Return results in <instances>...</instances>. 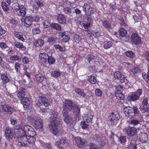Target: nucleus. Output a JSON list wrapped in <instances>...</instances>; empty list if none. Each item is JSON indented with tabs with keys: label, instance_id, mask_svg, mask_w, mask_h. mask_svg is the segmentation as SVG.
Returning <instances> with one entry per match:
<instances>
[{
	"label": "nucleus",
	"instance_id": "nucleus-2",
	"mask_svg": "<svg viewBox=\"0 0 149 149\" xmlns=\"http://www.w3.org/2000/svg\"><path fill=\"white\" fill-rule=\"evenodd\" d=\"M30 121L35 128L43 131L42 121L40 118L37 116H32Z\"/></svg>",
	"mask_w": 149,
	"mask_h": 149
},
{
	"label": "nucleus",
	"instance_id": "nucleus-7",
	"mask_svg": "<svg viewBox=\"0 0 149 149\" xmlns=\"http://www.w3.org/2000/svg\"><path fill=\"white\" fill-rule=\"evenodd\" d=\"M132 42L135 45H139L141 43V38L136 33H133L132 35L131 38Z\"/></svg>",
	"mask_w": 149,
	"mask_h": 149
},
{
	"label": "nucleus",
	"instance_id": "nucleus-57",
	"mask_svg": "<svg viewBox=\"0 0 149 149\" xmlns=\"http://www.w3.org/2000/svg\"><path fill=\"white\" fill-rule=\"evenodd\" d=\"M122 75L121 73L119 72V71H116V72L114 74V77L116 79H118L119 78H120V77H121V75Z\"/></svg>",
	"mask_w": 149,
	"mask_h": 149
},
{
	"label": "nucleus",
	"instance_id": "nucleus-52",
	"mask_svg": "<svg viewBox=\"0 0 149 149\" xmlns=\"http://www.w3.org/2000/svg\"><path fill=\"white\" fill-rule=\"evenodd\" d=\"M51 75L53 77L57 78L60 76V73L58 71H54L52 72Z\"/></svg>",
	"mask_w": 149,
	"mask_h": 149
},
{
	"label": "nucleus",
	"instance_id": "nucleus-50",
	"mask_svg": "<svg viewBox=\"0 0 149 149\" xmlns=\"http://www.w3.org/2000/svg\"><path fill=\"white\" fill-rule=\"evenodd\" d=\"M1 6L4 11H8L9 10V8L8 5L5 2H2Z\"/></svg>",
	"mask_w": 149,
	"mask_h": 149
},
{
	"label": "nucleus",
	"instance_id": "nucleus-44",
	"mask_svg": "<svg viewBox=\"0 0 149 149\" xmlns=\"http://www.w3.org/2000/svg\"><path fill=\"white\" fill-rule=\"evenodd\" d=\"M148 71L147 74L143 72L142 74L143 78L146 81H148L149 80V66H148Z\"/></svg>",
	"mask_w": 149,
	"mask_h": 149
},
{
	"label": "nucleus",
	"instance_id": "nucleus-26",
	"mask_svg": "<svg viewBox=\"0 0 149 149\" xmlns=\"http://www.w3.org/2000/svg\"><path fill=\"white\" fill-rule=\"evenodd\" d=\"M25 89L24 88H21L19 90V91L17 94V97L21 100L24 97L25 95Z\"/></svg>",
	"mask_w": 149,
	"mask_h": 149
},
{
	"label": "nucleus",
	"instance_id": "nucleus-10",
	"mask_svg": "<svg viewBox=\"0 0 149 149\" xmlns=\"http://www.w3.org/2000/svg\"><path fill=\"white\" fill-rule=\"evenodd\" d=\"M68 112H62L63 119L65 122L68 123L72 124L75 123V119L72 118L68 114Z\"/></svg>",
	"mask_w": 149,
	"mask_h": 149
},
{
	"label": "nucleus",
	"instance_id": "nucleus-39",
	"mask_svg": "<svg viewBox=\"0 0 149 149\" xmlns=\"http://www.w3.org/2000/svg\"><path fill=\"white\" fill-rule=\"evenodd\" d=\"M140 72V70L138 67H134L130 70V73L135 74Z\"/></svg>",
	"mask_w": 149,
	"mask_h": 149
},
{
	"label": "nucleus",
	"instance_id": "nucleus-25",
	"mask_svg": "<svg viewBox=\"0 0 149 149\" xmlns=\"http://www.w3.org/2000/svg\"><path fill=\"white\" fill-rule=\"evenodd\" d=\"M75 92L79 95L85 98L86 96L85 93L84 92V90L79 88H76L74 90Z\"/></svg>",
	"mask_w": 149,
	"mask_h": 149
},
{
	"label": "nucleus",
	"instance_id": "nucleus-9",
	"mask_svg": "<svg viewBox=\"0 0 149 149\" xmlns=\"http://www.w3.org/2000/svg\"><path fill=\"white\" fill-rule=\"evenodd\" d=\"M0 111L1 112H6L10 114L13 111V109L10 106L4 104L0 106Z\"/></svg>",
	"mask_w": 149,
	"mask_h": 149
},
{
	"label": "nucleus",
	"instance_id": "nucleus-14",
	"mask_svg": "<svg viewBox=\"0 0 149 149\" xmlns=\"http://www.w3.org/2000/svg\"><path fill=\"white\" fill-rule=\"evenodd\" d=\"M137 129L135 127H131L127 128L125 130L126 132L129 136H133L136 133Z\"/></svg>",
	"mask_w": 149,
	"mask_h": 149
},
{
	"label": "nucleus",
	"instance_id": "nucleus-18",
	"mask_svg": "<svg viewBox=\"0 0 149 149\" xmlns=\"http://www.w3.org/2000/svg\"><path fill=\"white\" fill-rule=\"evenodd\" d=\"M83 119L86 121L87 123L91 122L92 120L93 116L90 113L84 114L82 116Z\"/></svg>",
	"mask_w": 149,
	"mask_h": 149
},
{
	"label": "nucleus",
	"instance_id": "nucleus-15",
	"mask_svg": "<svg viewBox=\"0 0 149 149\" xmlns=\"http://www.w3.org/2000/svg\"><path fill=\"white\" fill-rule=\"evenodd\" d=\"M26 11L25 7L22 5H20V8L15 14L19 16H24L26 14Z\"/></svg>",
	"mask_w": 149,
	"mask_h": 149
},
{
	"label": "nucleus",
	"instance_id": "nucleus-21",
	"mask_svg": "<svg viewBox=\"0 0 149 149\" xmlns=\"http://www.w3.org/2000/svg\"><path fill=\"white\" fill-rule=\"evenodd\" d=\"M21 102L25 108H28L30 104V101L28 97H24L21 100Z\"/></svg>",
	"mask_w": 149,
	"mask_h": 149
},
{
	"label": "nucleus",
	"instance_id": "nucleus-3",
	"mask_svg": "<svg viewBox=\"0 0 149 149\" xmlns=\"http://www.w3.org/2000/svg\"><path fill=\"white\" fill-rule=\"evenodd\" d=\"M124 112L126 116L131 118L134 117L135 114L138 113L139 111L136 107L133 108L127 107L124 109Z\"/></svg>",
	"mask_w": 149,
	"mask_h": 149
},
{
	"label": "nucleus",
	"instance_id": "nucleus-53",
	"mask_svg": "<svg viewBox=\"0 0 149 149\" xmlns=\"http://www.w3.org/2000/svg\"><path fill=\"white\" fill-rule=\"evenodd\" d=\"M118 141L122 144H124L126 141V137L125 136H120L119 138Z\"/></svg>",
	"mask_w": 149,
	"mask_h": 149
},
{
	"label": "nucleus",
	"instance_id": "nucleus-28",
	"mask_svg": "<svg viewBox=\"0 0 149 149\" xmlns=\"http://www.w3.org/2000/svg\"><path fill=\"white\" fill-rule=\"evenodd\" d=\"M68 33V32H64L60 34V36L62 38V39L64 41L67 42L69 39Z\"/></svg>",
	"mask_w": 149,
	"mask_h": 149
},
{
	"label": "nucleus",
	"instance_id": "nucleus-48",
	"mask_svg": "<svg viewBox=\"0 0 149 149\" xmlns=\"http://www.w3.org/2000/svg\"><path fill=\"white\" fill-rule=\"evenodd\" d=\"M51 27L57 30H60L61 29V26L58 24L54 23L51 24Z\"/></svg>",
	"mask_w": 149,
	"mask_h": 149
},
{
	"label": "nucleus",
	"instance_id": "nucleus-6",
	"mask_svg": "<svg viewBox=\"0 0 149 149\" xmlns=\"http://www.w3.org/2000/svg\"><path fill=\"white\" fill-rule=\"evenodd\" d=\"M120 117L118 113H111L109 117V120H110L111 125H116L119 121Z\"/></svg>",
	"mask_w": 149,
	"mask_h": 149
},
{
	"label": "nucleus",
	"instance_id": "nucleus-27",
	"mask_svg": "<svg viewBox=\"0 0 149 149\" xmlns=\"http://www.w3.org/2000/svg\"><path fill=\"white\" fill-rule=\"evenodd\" d=\"M75 141L77 143L78 146L81 147L85 143L86 140L84 139H82L80 138H77L75 139Z\"/></svg>",
	"mask_w": 149,
	"mask_h": 149
},
{
	"label": "nucleus",
	"instance_id": "nucleus-47",
	"mask_svg": "<svg viewBox=\"0 0 149 149\" xmlns=\"http://www.w3.org/2000/svg\"><path fill=\"white\" fill-rule=\"evenodd\" d=\"M47 61V64L49 63V65H51L55 63V59L53 57L49 56Z\"/></svg>",
	"mask_w": 149,
	"mask_h": 149
},
{
	"label": "nucleus",
	"instance_id": "nucleus-61",
	"mask_svg": "<svg viewBox=\"0 0 149 149\" xmlns=\"http://www.w3.org/2000/svg\"><path fill=\"white\" fill-rule=\"evenodd\" d=\"M95 93L97 96H100L102 95V92L100 89H97L95 90Z\"/></svg>",
	"mask_w": 149,
	"mask_h": 149
},
{
	"label": "nucleus",
	"instance_id": "nucleus-58",
	"mask_svg": "<svg viewBox=\"0 0 149 149\" xmlns=\"http://www.w3.org/2000/svg\"><path fill=\"white\" fill-rule=\"evenodd\" d=\"M60 143L62 145H65L66 146H68V141H66L65 139H62L60 140Z\"/></svg>",
	"mask_w": 149,
	"mask_h": 149
},
{
	"label": "nucleus",
	"instance_id": "nucleus-51",
	"mask_svg": "<svg viewBox=\"0 0 149 149\" xmlns=\"http://www.w3.org/2000/svg\"><path fill=\"white\" fill-rule=\"evenodd\" d=\"M126 56L130 58H133L135 56L134 54L132 51H128L125 52Z\"/></svg>",
	"mask_w": 149,
	"mask_h": 149
},
{
	"label": "nucleus",
	"instance_id": "nucleus-49",
	"mask_svg": "<svg viewBox=\"0 0 149 149\" xmlns=\"http://www.w3.org/2000/svg\"><path fill=\"white\" fill-rule=\"evenodd\" d=\"M10 59L13 61H19L21 60V58L18 55H14L11 56Z\"/></svg>",
	"mask_w": 149,
	"mask_h": 149
},
{
	"label": "nucleus",
	"instance_id": "nucleus-5",
	"mask_svg": "<svg viewBox=\"0 0 149 149\" xmlns=\"http://www.w3.org/2000/svg\"><path fill=\"white\" fill-rule=\"evenodd\" d=\"M73 102L71 100L65 99L63 102V110L62 112H68L72 109Z\"/></svg>",
	"mask_w": 149,
	"mask_h": 149
},
{
	"label": "nucleus",
	"instance_id": "nucleus-33",
	"mask_svg": "<svg viewBox=\"0 0 149 149\" xmlns=\"http://www.w3.org/2000/svg\"><path fill=\"white\" fill-rule=\"evenodd\" d=\"M1 77L4 84H6L10 80L7 77L6 74H1Z\"/></svg>",
	"mask_w": 149,
	"mask_h": 149
},
{
	"label": "nucleus",
	"instance_id": "nucleus-46",
	"mask_svg": "<svg viewBox=\"0 0 149 149\" xmlns=\"http://www.w3.org/2000/svg\"><path fill=\"white\" fill-rule=\"evenodd\" d=\"M43 26L45 28H48L51 26L50 20L48 19L45 20L43 23Z\"/></svg>",
	"mask_w": 149,
	"mask_h": 149
},
{
	"label": "nucleus",
	"instance_id": "nucleus-36",
	"mask_svg": "<svg viewBox=\"0 0 149 149\" xmlns=\"http://www.w3.org/2000/svg\"><path fill=\"white\" fill-rule=\"evenodd\" d=\"M40 143L45 149H53L49 143H45L42 141H41Z\"/></svg>",
	"mask_w": 149,
	"mask_h": 149
},
{
	"label": "nucleus",
	"instance_id": "nucleus-38",
	"mask_svg": "<svg viewBox=\"0 0 149 149\" xmlns=\"http://www.w3.org/2000/svg\"><path fill=\"white\" fill-rule=\"evenodd\" d=\"M140 109L142 113H144L149 111V107L148 106L142 105L141 106Z\"/></svg>",
	"mask_w": 149,
	"mask_h": 149
},
{
	"label": "nucleus",
	"instance_id": "nucleus-23",
	"mask_svg": "<svg viewBox=\"0 0 149 149\" xmlns=\"http://www.w3.org/2000/svg\"><path fill=\"white\" fill-rule=\"evenodd\" d=\"M139 139L142 143L146 142L148 139L147 134L145 133H141L139 135Z\"/></svg>",
	"mask_w": 149,
	"mask_h": 149
},
{
	"label": "nucleus",
	"instance_id": "nucleus-16",
	"mask_svg": "<svg viewBox=\"0 0 149 149\" xmlns=\"http://www.w3.org/2000/svg\"><path fill=\"white\" fill-rule=\"evenodd\" d=\"M35 134L33 135L32 134L31 135H29V136L27 135L28 139V144L27 146L31 147L33 146L34 143V142L36 141V139L34 137Z\"/></svg>",
	"mask_w": 149,
	"mask_h": 149
},
{
	"label": "nucleus",
	"instance_id": "nucleus-11",
	"mask_svg": "<svg viewBox=\"0 0 149 149\" xmlns=\"http://www.w3.org/2000/svg\"><path fill=\"white\" fill-rule=\"evenodd\" d=\"M5 137L7 139L9 140L12 138L14 135L13 129L10 127H6L5 130Z\"/></svg>",
	"mask_w": 149,
	"mask_h": 149
},
{
	"label": "nucleus",
	"instance_id": "nucleus-17",
	"mask_svg": "<svg viewBox=\"0 0 149 149\" xmlns=\"http://www.w3.org/2000/svg\"><path fill=\"white\" fill-rule=\"evenodd\" d=\"M38 101L41 104H43L45 107H48L49 104V102L46 98L40 96L39 97Z\"/></svg>",
	"mask_w": 149,
	"mask_h": 149
},
{
	"label": "nucleus",
	"instance_id": "nucleus-8",
	"mask_svg": "<svg viewBox=\"0 0 149 149\" xmlns=\"http://www.w3.org/2000/svg\"><path fill=\"white\" fill-rule=\"evenodd\" d=\"M49 56L48 54L46 53H41L39 55V62L41 65L47 64Z\"/></svg>",
	"mask_w": 149,
	"mask_h": 149
},
{
	"label": "nucleus",
	"instance_id": "nucleus-30",
	"mask_svg": "<svg viewBox=\"0 0 149 149\" xmlns=\"http://www.w3.org/2000/svg\"><path fill=\"white\" fill-rule=\"evenodd\" d=\"M72 107L73 108L74 114L76 116H78L80 112V108L76 104L74 105Z\"/></svg>",
	"mask_w": 149,
	"mask_h": 149
},
{
	"label": "nucleus",
	"instance_id": "nucleus-55",
	"mask_svg": "<svg viewBox=\"0 0 149 149\" xmlns=\"http://www.w3.org/2000/svg\"><path fill=\"white\" fill-rule=\"evenodd\" d=\"M55 39L53 37L49 38H48L47 40V42L51 45H52L54 44L55 42Z\"/></svg>",
	"mask_w": 149,
	"mask_h": 149
},
{
	"label": "nucleus",
	"instance_id": "nucleus-54",
	"mask_svg": "<svg viewBox=\"0 0 149 149\" xmlns=\"http://www.w3.org/2000/svg\"><path fill=\"white\" fill-rule=\"evenodd\" d=\"M0 47L2 49L4 50L8 48V46L6 43L1 42L0 43Z\"/></svg>",
	"mask_w": 149,
	"mask_h": 149
},
{
	"label": "nucleus",
	"instance_id": "nucleus-59",
	"mask_svg": "<svg viewBox=\"0 0 149 149\" xmlns=\"http://www.w3.org/2000/svg\"><path fill=\"white\" fill-rule=\"evenodd\" d=\"M120 78H119L118 79L120 80L121 82L123 83L125 82V81L126 80V77L124 75H121Z\"/></svg>",
	"mask_w": 149,
	"mask_h": 149
},
{
	"label": "nucleus",
	"instance_id": "nucleus-32",
	"mask_svg": "<svg viewBox=\"0 0 149 149\" xmlns=\"http://www.w3.org/2000/svg\"><path fill=\"white\" fill-rule=\"evenodd\" d=\"M14 36L17 38H18L19 40L23 41H25V39L23 38V35L21 34L20 33L17 31H15L14 32Z\"/></svg>",
	"mask_w": 149,
	"mask_h": 149
},
{
	"label": "nucleus",
	"instance_id": "nucleus-41",
	"mask_svg": "<svg viewBox=\"0 0 149 149\" xmlns=\"http://www.w3.org/2000/svg\"><path fill=\"white\" fill-rule=\"evenodd\" d=\"M36 78L37 81L38 82H41L43 80L44 77L42 75V74H39L36 76Z\"/></svg>",
	"mask_w": 149,
	"mask_h": 149
},
{
	"label": "nucleus",
	"instance_id": "nucleus-22",
	"mask_svg": "<svg viewBox=\"0 0 149 149\" xmlns=\"http://www.w3.org/2000/svg\"><path fill=\"white\" fill-rule=\"evenodd\" d=\"M98 58L99 57L97 54L94 55L93 54H89L88 55L86 56V59L88 60L89 63L92 60H94L95 61H97Z\"/></svg>",
	"mask_w": 149,
	"mask_h": 149
},
{
	"label": "nucleus",
	"instance_id": "nucleus-29",
	"mask_svg": "<svg viewBox=\"0 0 149 149\" xmlns=\"http://www.w3.org/2000/svg\"><path fill=\"white\" fill-rule=\"evenodd\" d=\"M113 43L111 40H106L103 43L104 47L105 49H108L112 46Z\"/></svg>",
	"mask_w": 149,
	"mask_h": 149
},
{
	"label": "nucleus",
	"instance_id": "nucleus-24",
	"mask_svg": "<svg viewBox=\"0 0 149 149\" xmlns=\"http://www.w3.org/2000/svg\"><path fill=\"white\" fill-rule=\"evenodd\" d=\"M44 44V41L41 39H38L33 42V45L36 47H42Z\"/></svg>",
	"mask_w": 149,
	"mask_h": 149
},
{
	"label": "nucleus",
	"instance_id": "nucleus-40",
	"mask_svg": "<svg viewBox=\"0 0 149 149\" xmlns=\"http://www.w3.org/2000/svg\"><path fill=\"white\" fill-rule=\"evenodd\" d=\"M32 21L38 22L40 21L41 17L38 15H35L31 17Z\"/></svg>",
	"mask_w": 149,
	"mask_h": 149
},
{
	"label": "nucleus",
	"instance_id": "nucleus-60",
	"mask_svg": "<svg viewBox=\"0 0 149 149\" xmlns=\"http://www.w3.org/2000/svg\"><path fill=\"white\" fill-rule=\"evenodd\" d=\"M90 146L91 149H101L98 147V146L93 143H91L90 144Z\"/></svg>",
	"mask_w": 149,
	"mask_h": 149
},
{
	"label": "nucleus",
	"instance_id": "nucleus-42",
	"mask_svg": "<svg viewBox=\"0 0 149 149\" xmlns=\"http://www.w3.org/2000/svg\"><path fill=\"white\" fill-rule=\"evenodd\" d=\"M127 31L123 28H121L119 30V33L120 36L124 37L126 36L127 34Z\"/></svg>",
	"mask_w": 149,
	"mask_h": 149
},
{
	"label": "nucleus",
	"instance_id": "nucleus-12",
	"mask_svg": "<svg viewBox=\"0 0 149 149\" xmlns=\"http://www.w3.org/2000/svg\"><path fill=\"white\" fill-rule=\"evenodd\" d=\"M22 24L26 27L30 26L32 24V20L30 16L27 17L22 19Z\"/></svg>",
	"mask_w": 149,
	"mask_h": 149
},
{
	"label": "nucleus",
	"instance_id": "nucleus-43",
	"mask_svg": "<svg viewBox=\"0 0 149 149\" xmlns=\"http://www.w3.org/2000/svg\"><path fill=\"white\" fill-rule=\"evenodd\" d=\"M88 123H87L86 121L83 120L81 122L80 126L83 129H86L88 127Z\"/></svg>",
	"mask_w": 149,
	"mask_h": 149
},
{
	"label": "nucleus",
	"instance_id": "nucleus-13",
	"mask_svg": "<svg viewBox=\"0 0 149 149\" xmlns=\"http://www.w3.org/2000/svg\"><path fill=\"white\" fill-rule=\"evenodd\" d=\"M56 123H51L49 125V127L51 132L56 136L58 134L57 131V125Z\"/></svg>",
	"mask_w": 149,
	"mask_h": 149
},
{
	"label": "nucleus",
	"instance_id": "nucleus-56",
	"mask_svg": "<svg viewBox=\"0 0 149 149\" xmlns=\"http://www.w3.org/2000/svg\"><path fill=\"white\" fill-rule=\"evenodd\" d=\"M91 6L89 3H87L84 4L83 8H84V11H86V10L90 9Z\"/></svg>",
	"mask_w": 149,
	"mask_h": 149
},
{
	"label": "nucleus",
	"instance_id": "nucleus-62",
	"mask_svg": "<svg viewBox=\"0 0 149 149\" xmlns=\"http://www.w3.org/2000/svg\"><path fill=\"white\" fill-rule=\"evenodd\" d=\"M40 32L39 29L37 27H35L33 29L32 32L33 34H39Z\"/></svg>",
	"mask_w": 149,
	"mask_h": 149
},
{
	"label": "nucleus",
	"instance_id": "nucleus-37",
	"mask_svg": "<svg viewBox=\"0 0 149 149\" xmlns=\"http://www.w3.org/2000/svg\"><path fill=\"white\" fill-rule=\"evenodd\" d=\"M14 45L16 47L19 49H24L25 48L22 43L17 41L15 42Z\"/></svg>",
	"mask_w": 149,
	"mask_h": 149
},
{
	"label": "nucleus",
	"instance_id": "nucleus-45",
	"mask_svg": "<svg viewBox=\"0 0 149 149\" xmlns=\"http://www.w3.org/2000/svg\"><path fill=\"white\" fill-rule=\"evenodd\" d=\"M103 26L105 28L109 29L111 28V26L108 21L107 20L102 21Z\"/></svg>",
	"mask_w": 149,
	"mask_h": 149
},
{
	"label": "nucleus",
	"instance_id": "nucleus-19",
	"mask_svg": "<svg viewBox=\"0 0 149 149\" xmlns=\"http://www.w3.org/2000/svg\"><path fill=\"white\" fill-rule=\"evenodd\" d=\"M58 114V113L53 111V113L51 115V123L52 122L58 123L59 122V119L57 118Z\"/></svg>",
	"mask_w": 149,
	"mask_h": 149
},
{
	"label": "nucleus",
	"instance_id": "nucleus-1",
	"mask_svg": "<svg viewBox=\"0 0 149 149\" xmlns=\"http://www.w3.org/2000/svg\"><path fill=\"white\" fill-rule=\"evenodd\" d=\"M14 132L17 136L16 143L18 145L21 147L27 146V134L33 135L35 134L34 129L31 126L27 125H17L15 127Z\"/></svg>",
	"mask_w": 149,
	"mask_h": 149
},
{
	"label": "nucleus",
	"instance_id": "nucleus-63",
	"mask_svg": "<svg viewBox=\"0 0 149 149\" xmlns=\"http://www.w3.org/2000/svg\"><path fill=\"white\" fill-rule=\"evenodd\" d=\"M90 25V23L89 22L87 24H85L84 23H83L82 24L83 26L85 28V31H88V28L89 27Z\"/></svg>",
	"mask_w": 149,
	"mask_h": 149
},
{
	"label": "nucleus",
	"instance_id": "nucleus-4",
	"mask_svg": "<svg viewBox=\"0 0 149 149\" xmlns=\"http://www.w3.org/2000/svg\"><path fill=\"white\" fill-rule=\"evenodd\" d=\"M141 89H138L135 92L131 93L129 94L127 99L130 101H135L138 100L142 94Z\"/></svg>",
	"mask_w": 149,
	"mask_h": 149
},
{
	"label": "nucleus",
	"instance_id": "nucleus-34",
	"mask_svg": "<svg viewBox=\"0 0 149 149\" xmlns=\"http://www.w3.org/2000/svg\"><path fill=\"white\" fill-rule=\"evenodd\" d=\"M115 96L118 100H122L124 98V96L123 94L120 91H117L115 93Z\"/></svg>",
	"mask_w": 149,
	"mask_h": 149
},
{
	"label": "nucleus",
	"instance_id": "nucleus-31",
	"mask_svg": "<svg viewBox=\"0 0 149 149\" xmlns=\"http://www.w3.org/2000/svg\"><path fill=\"white\" fill-rule=\"evenodd\" d=\"M87 79L92 84H95L97 81L96 77L93 75L88 76Z\"/></svg>",
	"mask_w": 149,
	"mask_h": 149
},
{
	"label": "nucleus",
	"instance_id": "nucleus-35",
	"mask_svg": "<svg viewBox=\"0 0 149 149\" xmlns=\"http://www.w3.org/2000/svg\"><path fill=\"white\" fill-rule=\"evenodd\" d=\"M20 6L19 4L17 3H14L13 4L12 6V8L15 13L19 8Z\"/></svg>",
	"mask_w": 149,
	"mask_h": 149
},
{
	"label": "nucleus",
	"instance_id": "nucleus-64",
	"mask_svg": "<svg viewBox=\"0 0 149 149\" xmlns=\"http://www.w3.org/2000/svg\"><path fill=\"white\" fill-rule=\"evenodd\" d=\"M144 55L145 58L149 62V51L145 52Z\"/></svg>",
	"mask_w": 149,
	"mask_h": 149
},
{
	"label": "nucleus",
	"instance_id": "nucleus-20",
	"mask_svg": "<svg viewBox=\"0 0 149 149\" xmlns=\"http://www.w3.org/2000/svg\"><path fill=\"white\" fill-rule=\"evenodd\" d=\"M58 22L60 24H64L66 22V18L62 14H58L57 17Z\"/></svg>",
	"mask_w": 149,
	"mask_h": 149
}]
</instances>
